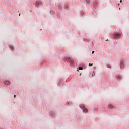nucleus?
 <instances>
[{"label": "nucleus", "mask_w": 129, "mask_h": 129, "mask_svg": "<svg viewBox=\"0 0 129 129\" xmlns=\"http://www.w3.org/2000/svg\"><path fill=\"white\" fill-rule=\"evenodd\" d=\"M77 71H79V69H77Z\"/></svg>", "instance_id": "nucleus-14"}, {"label": "nucleus", "mask_w": 129, "mask_h": 129, "mask_svg": "<svg viewBox=\"0 0 129 129\" xmlns=\"http://www.w3.org/2000/svg\"><path fill=\"white\" fill-rule=\"evenodd\" d=\"M79 69L80 70H82L83 69V68H82V67H79Z\"/></svg>", "instance_id": "nucleus-7"}, {"label": "nucleus", "mask_w": 129, "mask_h": 129, "mask_svg": "<svg viewBox=\"0 0 129 129\" xmlns=\"http://www.w3.org/2000/svg\"><path fill=\"white\" fill-rule=\"evenodd\" d=\"M42 5V2L41 1H37L36 2L35 6L37 8H39V6H41Z\"/></svg>", "instance_id": "nucleus-2"}, {"label": "nucleus", "mask_w": 129, "mask_h": 129, "mask_svg": "<svg viewBox=\"0 0 129 129\" xmlns=\"http://www.w3.org/2000/svg\"><path fill=\"white\" fill-rule=\"evenodd\" d=\"M123 64H122V63H121L120 67L121 68H122V67H123Z\"/></svg>", "instance_id": "nucleus-9"}, {"label": "nucleus", "mask_w": 129, "mask_h": 129, "mask_svg": "<svg viewBox=\"0 0 129 129\" xmlns=\"http://www.w3.org/2000/svg\"><path fill=\"white\" fill-rule=\"evenodd\" d=\"M93 65V63H89V66H92Z\"/></svg>", "instance_id": "nucleus-8"}, {"label": "nucleus", "mask_w": 129, "mask_h": 129, "mask_svg": "<svg viewBox=\"0 0 129 129\" xmlns=\"http://www.w3.org/2000/svg\"><path fill=\"white\" fill-rule=\"evenodd\" d=\"M114 37L116 38V39H117V38L119 39L120 38V35L118 33H115Z\"/></svg>", "instance_id": "nucleus-3"}, {"label": "nucleus", "mask_w": 129, "mask_h": 129, "mask_svg": "<svg viewBox=\"0 0 129 129\" xmlns=\"http://www.w3.org/2000/svg\"><path fill=\"white\" fill-rule=\"evenodd\" d=\"M16 97H17V96H16V95H15L14 96V98H16Z\"/></svg>", "instance_id": "nucleus-11"}, {"label": "nucleus", "mask_w": 129, "mask_h": 129, "mask_svg": "<svg viewBox=\"0 0 129 129\" xmlns=\"http://www.w3.org/2000/svg\"><path fill=\"white\" fill-rule=\"evenodd\" d=\"M109 108H113V106L112 105H108Z\"/></svg>", "instance_id": "nucleus-5"}, {"label": "nucleus", "mask_w": 129, "mask_h": 129, "mask_svg": "<svg viewBox=\"0 0 129 129\" xmlns=\"http://www.w3.org/2000/svg\"><path fill=\"white\" fill-rule=\"evenodd\" d=\"M92 54H94V51H93Z\"/></svg>", "instance_id": "nucleus-12"}, {"label": "nucleus", "mask_w": 129, "mask_h": 129, "mask_svg": "<svg viewBox=\"0 0 129 129\" xmlns=\"http://www.w3.org/2000/svg\"><path fill=\"white\" fill-rule=\"evenodd\" d=\"M80 107H81V108L83 109V112H88V110H87V109L85 108L84 106H80Z\"/></svg>", "instance_id": "nucleus-1"}, {"label": "nucleus", "mask_w": 129, "mask_h": 129, "mask_svg": "<svg viewBox=\"0 0 129 129\" xmlns=\"http://www.w3.org/2000/svg\"><path fill=\"white\" fill-rule=\"evenodd\" d=\"M120 3H122V1L120 0Z\"/></svg>", "instance_id": "nucleus-13"}, {"label": "nucleus", "mask_w": 129, "mask_h": 129, "mask_svg": "<svg viewBox=\"0 0 129 129\" xmlns=\"http://www.w3.org/2000/svg\"><path fill=\"white\" fill-rule=\"evenodd\" d=\"M5 85H10L11 84V82L9 81H6L5 82Z\"/></svg>", "instance_id": "nucleus-4"}, {"label": "nucleus", "mask_w": 129, "mask_h": 129, "mask_svg": "<svg viewBox=\"0 0 129 129\" xmlns=\"http://www.w3.org/2000/svg\"><path fill=\"white\" fill-rule=\"evenodd\" d=\"M71 64H73V63H74V61L72 60H70V61Z\"/></svg>", "instance_id": "nucleus-6"}, {"label": "nucleus", "mask_w": 129, "mask_h": 129, "mask_svg": "<svg viewBox=\"0 0 129 129\" xmlns=\"http://www.w3.org/2000/svg\"><path fill=\"white\" fill-rule=\"evenodd\" d=\"M86 3H89L90 2V0H86Z\"/></svg>", "instance_id": "nucleus-10"}]
</instances>
